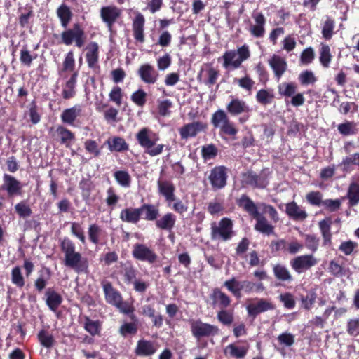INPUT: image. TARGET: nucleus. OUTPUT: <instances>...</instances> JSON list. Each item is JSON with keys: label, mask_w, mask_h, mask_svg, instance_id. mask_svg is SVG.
Masks as SVG:
<instances>
[{"label": "nucleus", "mask_w": 359, "mask_h": 359, "mask_svg": "<svg viewBox=\"0 0 359 359\" xmlns=\"http://www.w3.org/2000/svg\"><path fill=\"white\" fill-rule=\"evenodd\" d=\"M320 62L321 65L327 68L330 67V63L332 60V55L330 53V48L327 45L322 44L320 49Z\"/></svg>", "instance_id": "nucleus-40"}, {"label": "nucleus", "mask_w": 359, "mask_h": 359, "mask_svg": "<svg viewBox=\"0 0 359 359\" xmlns=\"http://www.w3.org/2000/svg\"><path fill=\"white\" fill-rule=\"evenodd\" d=\"M329 271L332 275L337 277L345 276L348 274V271L344 266L339 264L334 260L330 262Z\"/></svg>", "instance_id": "nucleus-44"}, {"label": "nucleus", "mask_w": 359, "mask_h": 359, "mask_svg": "<svg viewBox=\"0 0 359 359\" xmlns=\"http://www.w3.org/2000/svg\"><path fill=\"white\" fill-rule=\"evenodd\" d=\"M100 323L97 320H92L88 318H86L84 325L85 330L92 335L98 334L100 331Z\"/></svg>", "instance_id": "nucleus-46"}, {"label": "nucleus", "mask_w": 359, "mask_h": 359, "mask_svg": "<svg viewBox=\"0 0 359 359\" xmlns=\"http://www.w3.org/2000/svg\"><path fill=\"white\" fill-rule=\"evenodd\" d=\"M202 72H205L207 76V81H205V83L212 86L216 83L219 76L217 70L210 66H207L205 69H203Z\"/></svg>", "instance_id": "nucleus-48"}, {"label": "nucleus", "mask_w": 359, "mask_h": 359, "mask_svg": "<svg viewBox=\"0 0 359 359\" xmlns=\"http://www.w3.org/2000/svg\"><path fill=\"white\" fill-rule=\"evenodd\" d=\"M215 302L219 303L222 306L226 307L230 304L229 297L219 290H215L212 294Z\"/></svg>", "instance_id": "nucleus-51"}, {"label": "nucleus", "mask_w": 359, "mask_h": 359, "mask_svg": "<svg viewBox=\"0 0 359 359\" xmlns=\"http://www.w3.org/2000/svg\"><path fill=\"white\" fill-rule=\"evenodd\" d=\"M235 81L237 82L239 87L245 89L249 93H251L255 81L250 79V76H245L241 79H236Z\"/></svg>", "instance_id": "nucleus-50"}, {"label": "nucleus", "mask_w": 359, "mask_h": 359, "mask_svg": "<svg viewBox=\"0 0 359 359\" xmlns=\"http://www.w3.org/2000/svg\"><path fill=\"white\" fill-rule=\"evenodd\" d=\"M201 153L205 160H210L217 155V150L213 144H208L203 147Z\"/></svg>", "instance_id": "nucleus-59"}, {"label": "nucleus", "mask_w": 359, "mask_h": 359, "mask_svg": "<svg viewBox=\"0 0 359 359\" xmlns=\"http://www.w3.org/2000/svg\"><path fill=\"white\" fill-rule=\"evenodd\" d=\"M156 351L153 342L146 340H140L135 349V353L140 356H150Z\"/></svg>", "instance_id": "nucleus-27"}, {"label": "nucleus", "mask_w": 359, "mask_h": 359, "mask_svg": "<svg viewBox=\"0 0 359 359\" xmlns=\"http://www.w3.org/2000/svg\"><path fill=\"white\" fill-rule=\"evenodd\" d=\"M176 217L172 213H166L156 221V227L163 230H171L175 224Z\"/></svg>", "instance_id": "nucleus-28"}, {"label": "nucleus", "mask_w": 359, "mask_h": 359, "mask_svg": "<svg viewBox=\"0 0 359 359\" xmlns=\"http://www.w3.org/2000/svg\"><path fill=\"white\" fill-rule=\"evenodd\" d=\"M121 15V10L116 6H104L100 9V17L109 29L112 27Z\"/></svg>", "instance_id": "nucleus-9"}, {"label": "nucleus", "mask_w": 359, "mask_h": 359, "mask_svg": "<svg viewBox=\"0 0 359 359\" xmlns=\"http://www.w3.org/2000/svg\"><path fill=\"white\" fill-rule=\"evenodd\" d=\"M224 285L235 296L238 297H240L241 291L243 290V281H238L235 278H232L231 280L225 281Z\"/></svg>", "instance_id": "nucleus-41"}, {"label": "nucleus", "mask_w": 359, "mask_h": 359, "mask_svg": "<svg viewBox=\"0 0 359 359\" xmlns=\"http://www.w3.org/2000/svg\"><path fill=\"white\" fill-rule=\"evenodd\" d=\"M297 85L294 83H283L278 86V92L281 95L291 97L295 94Z\"/></svg>", "instance_id": "nucleus-45"}, {"label": "nucleus", "mask_w": 359, "mask_h": 359, "mask_svg": "<svg viewBox=\"0 0 359 359\" xmlns=\"http://www.w3.org/2000/svg\"><path fill=\"white\" fill-rule=\"evenodd\" d=\"M140 209L141 210V215L144 212V218L148 221L155 220L159 215L158 208L154 205L144 204Z\"/></svg>", "instance_id": "nucleus-36"}, {"label": "nucleus", "mask_w": 359, "mask_h": 359, "mask_svg": "<svg viewBox=\"0 0 359 359\" xmlns=\"http://www.w3.org/2000/svg\"><path fill=\"white\" fill-rule=\"evenodd\" d=\"M233 222L229 218H223L219 222L218 226L212 228V236L215 239L221 238L224 241H227L233 235Z\"/></svg>", "instance_id": "nucleus-6"}, {"label": "nucleus", "mask_w": 359, "mask_h": 359, "mask_svg": "<svg viewBox=\"0 0 359 359\" xmlns=\"http://www.w3.org/2000/svg\"><path fill=\"white\" fill-rule=\"evenodd\" d=\"M339 133L344 135H348L355 133V124L351 122H346L338 126Z\"/></svg>", "instance_id": "nucleus-63"}, {"label": "nucleus", "mask_w": 359, "mask_h": 359, "mask_svg": "<svg viewBox=\"0 0 359 359\" xmlns=\"http://www.w3.org/2000/svg\"><path fill=\"white\" fill-rule=\"evenodd\" d=\"M141 217V210L139 208H128L123 209L120 213V219L128 223L136 224Z\"/></svg>", "instance_id": "nucleus-22"}, {"label": "nucleus", "mask_w": 359, "mask_h": 359, "mask_svg": "<svg viewBox=\"0 0 359 359\" xmlns=\"http://www.w3.org/2000/svg\"><path fill=\"white\" fill-rule=\"evenodd\" d=\"M147 93L142 89L134 92L131 95L132 101L137 106L142 107L146 102Z\"/></svg>", "instance_id": "nucleus-55"}, {"label": "nucleus", "mask_w": 359, "mask_h": 359, "mask_svg": "<svg viewBox=\"0 0 359 359\" xmlns=\"http://www.w3.org/2000/svg\"><path fill=\"white\" fill-rule=\"evenodd\" d=\"M2 188L6 190L10 196H13L20 194L21 184L14 177L5 174Z\"/></svg>", "instance_id": "nucleus-18"}, {"label": "nucleus", "mask_w": 359, "mask_h": 359, "mask_svg": "<svg viewBox=\"0 0 359 359\" xmlns=\"http://www.w3.org/2000/svg\"><path fill=\"white\" fill-rule=\"evenodd\" d=\"M299 80L302 85L314 83L316 78L311 71H304L299 76Z\"/></svg>", "instance_id": "nucleus-54"}, {"label": "nucleus", "mask_w": 359, "mask_h": 359, "mask_svg": "<svg viewBox=\"0 0 359 359\" xmlns=\"http://www.w3.org/2000/svg\"><path fill=\"white\" fill-rule=\"evenodd\" d=\"M135 15L132 24L133 36L137 41L142 43L144 42L145 19L144 15L138 11L135 12Z\"/></svg>", "instance_id": "nucleus-11"}, {"label": "nucleus", "mask_w": 359, "mask_h": 359, "mask_svg": "<svg viewBox=\"0 0 359 359\" xmlns=\"http://www.w3.org/2000/svg\"><path fill=\"white\" fill-rule=\"evenodd\" d=\"M253 217L257 221L255 225V229L256 231L268 236L274 233V226L269 223L265 217L262 216L259 212Z\"/></svg>", "instance_id": "nucleus-19"}, {"label": "nucleus", "mask_w": 359, "mask_h": 359, "mask_svg": "<svg viewBox=\"0 0 359 359\" xmlns=\"http://www.w3.org/2000/svg\"><path fill=\"white\" fill-rule=\"evenodd\" d=\"M140 145L144 149L149 146L154 140H159V135L148 128H142L136 135Z\"/></svg>", "instance_id": "nucleus-14"}, {"label": "nucleus", "mask_w": 359, "mask_h": 359, "mask_svg": "<svg viewBox=\"0 0 359 359\" xmlns=\"http://www.w3.org/2000/svg\"><path fill=\"white\" fill-rule=\"evenodd\" d=\"M158 140H154L152 143L144 148L146 154L150 156H156L160 155L165 148V145L163 144H158Z\"/></svg>", "instance_id": "nucleus-43"}, {"label": "nucleus", "mask_w": 359, "mask_h": 359, "mask_svg": "<svg viewBox=\"0 0 359 359\" xmlns=\"http://www.w3.org/2000/svg\"><path fill=\"white\" fill-rule=\"evenodd\" d=\"M137 74L141 80L147 84L155 83L158 78V73L149 64L142 65L138 69Z\"/></svg>", "instance_id": "nucleus-12"}, {"label": "nucleus", "mask_w": 359, "mask_h": 359, "mask_svg": "<svg viewBox=\"0 0 359 359\" xmlns=\"http://www.w3.org/2000/svg\"><path fill=\"white\" fill-rule=\"evenodd\" d=\"M315 57V53L312 48H307L301 54L300 61L304 65L312 62Z\"/></svg>", "instance_id": "nucleus-62"}, {"label": "nucleus", "mask_w": 359, "mask_h": 359, "mask_svg": "<svg viewBox=\"0 0 359 359\" xmlns=\"http://www.w3.org/2000/svg\"><path fill=\"white\" fill-rule=\"evenodd\" d=\"M226 109L233 115H238L248 111V107L245 102L238 99H233L227 105Z\"/></svg>", "instance_id": "nucleus-30"}, {"label": "nucleus", "mask_w": 359, "mask_h": 359, "mask_svg": "<svg viewBox=\"0 0 359 359\" xmlns=\"http://www.w3.org/2000/svg\"><path fill=\"white\" fill-rule=\"evenodd\" d=\"M269 64L278 79L280 78L287 69V62L285 60L277 55H273L269 60Z\"/></svg>", "instance_id": "nucleus-20"}, {"label": "nucleus", "mask_w": 359, "mask_h": 359, "mask_svg": "<svg viewBox=\"0 0 359 359\" xmlns=\"http://www.w3.org/2000/svg\"><path fill=\"white\" fill-rule=\"evenodd\" d=\"M254 19L255 25L250 26V32L255 37H262L265 33V18L262 13H257L254 15Z\"/></svg>", "instance_id": "nucleus-26"}, {"label": "nucleus", "mask_w": 359, "mask_h": 359, "mask_svg": "<svg viewBox=\"0 0 359 359\" xmlns=\"http://www.w3.org/2000/svg\"><path fill=\"white\" fill-rule=\"evenodd\" d=\"M347 332L351 336L359 334V318L351 319L348 322Z\"/></svg>", "instance_id": "nucleus-64"}, {"label": "nucleus", "mask_w": 359, "mask_h": 359, "mask_svg": "<svg viewBox=\"0 0 359 359\" xmlns=\"http://www.w3.org/2000/svg\"><path fill=\"white\" fill-rule=\"evenodd\" d=\"M60 248L64 253V264L76 273H88V261L75 250L74 243L67 238L61 241Z\"/></svg>", "instance_id": "nucleus-1"}, {"label": "nucleus", "mask_w": 359, "mask_h": 359, "mask_svg": "<svg viewBox=\"0 0 359 359\" xmlns=\"http://www.w3.org/2000/svg\"><path fill=\"white\" fill-rule=\"evenodd\" d=\"M82 109L80 105H75L73 107L67 109L61 114V119L63 123L73 125L76 118L81 115Z\"/></svg>", "instance_id": "nucleus-25"}, {"label": "nucleus", "mask_w": 359, "mask_h": 359, "mask_svg": "<svg viewBox=\"0 0 359 359\" xmlns=\"http://www.w3.org/2000/svg\"><path fill=\"white\" fill-rule=\"evenodd\" d=\"M307 201L313 205H322V194L319 191H311L306 194Z\"/></svg>", "instance_id": "nucleus-60"}, {"label": "nucleus", "mask_w": 359, "mask_h": 359, "mask_svg": "<svg viewBox=\"0 0 359 359\" xmlns=\"http://www.w3.org/2000/svg\"><path fill=\"white\" fill-rule=\"evenodd\" d=\"M100 227L94 224H91L88 227V236L90 241L94 244H97L100 241V236L101 234Z\"/></svg>", "instance_id": "nucleus-52"}, {"label": "nucleus", "mask_w": 359, "mask_h": 359, "mask_svg": "<svg viewBox=\"0 0 359 359\" xmlns=\"http://www.w3.org/2000/svg\"><path fill=\"white\" fill-rule=\"evenodd\" d=\"M38 338L41 345L46 348H50L53 346L54 344V338L53 335L45 330H41L38 334Z\"/></svg>", "instance_id": "nucleus-47"}, {"label": "nucleus", "mask_w": 359, "mask_h": 359, "mask_svg": "<svg viewBox=\"0 0 359 359\" xmlns=\"http://www.w3.org/2000/svg\"><path fill=\"white\" fill-rule=\"evenodd\" d=\"M157 184L159 193L165 198L169 204L175 201L174 195L175 187L172 182L158 180Z\"/></svg>", "instance_id": "nucleus-23"}, {"label": "nucleus", "mask_w": 359, "mask_h": 359, "mask_svg": "<svg viewBox=\"0 0 359 359\" xmlns=\"http://www.w3.org/2000/svg\"><path fill=\"white\" fill-rule=\"evenodd\" d=\"M318 263L317 259L312 255H300L290 262L292 268L297 273L303 271L314 266Z\"/></svg>", "instance_id": "nucleus-8"}, {"label": "nucleus", "mask_w": 359, "mask_h": 359, "mask_svg": "<svg viewBox=\"0 0 359 359\" xmlns=\"http://www.w3.org/2000/svg\"><path fill=\"white\" fill-rule=\"evenodd\" d=\"M11 280L18 287H22L24 286L25 280L20 267L16 266L11 271Z\"/></svg>", "instance_id": "nucleus-49"}, {"label": "nucleus", "mask_w": 359, "mask_h": 359, "mask_svg": "<svg viewBox=\"0 0 359 359\" xmlns=\"http://www.w3.org/2000/svg\"><path fill=\"white\" fill-rule=\"evenodd\" d=\"M275 97L272 89H261L256 94L257 102L262 105H268L272 103Z\"/></svg>", "instance_id": "nucleus-31"}, {"label": "nucleus", "mask_w": 359, "mask_h": 359, "mask_svg": "<svg viewBox=\"0 0 359 359\" xmlns=\"http://www.w3.org/2000/svg\"><path fill=\"white\" fill-rule=\"evenodd\" d=\"M205 124L201 122H193L186 124L180 129V134L182 139L195 137L199 132L205 129Z\"/></svg>", "instance_id": "nucleus-15"}, {"label": "nucleus", "mask_w": 359, "mask_h": 359, "mask_svg": "<svg viewBox=\"0 0 359 359\" xmlns=\"http://www.w3.org/2000/svg\"><path fill=\"white\" fill-rule=\"evenodd\" d=\"M189 324L192 335L197 339L213 336L219 332L217 326L203 323L201 320H191Z\"/></svg>", "instance_id": "nucleus-5"}, {"label": "nucleus", "mask_w": 359, "mask_h": 359, "mask_svg": "<svg viewBox=\"0 0 359 359\" xmlns=\"http://www.w3.org/2000/svg\"><path fill=\"white\" fill-rule=\"evenodd\" d=\"M109 96L110 100L115 102L117 106H120L121 104L123 93L120 87L114 86L111 89Z\"/></svg>", "instance_id": "nucleus-56"}, {"label": "nucleus", "mask_w": 359, "mask_h": 359, "mask_svg": "<svg viewBox=\"0 0 359 359\" xmlns=\"http://www.w3.org/2000/svg\"><path fill=\"white\" fill-rule=\"evenodd\" d=\"M274 275L276 278L283 281H290L292 280V276L288 269L281 264H276L273 268Z\"/></svg>", "instance_id": "nucleus-38"}, {"label": "nucleus", "mask_w": 359, "mask_h": 359, "mask_svg": "<svg viewBox=\"0 0 359 359\" xmlns=\"http://www.w3.org/2000/svg\"><path fill=\"white\" fill-rule=\"evenodd\" d=\"M260 207L262 208L263 212L267 214L273 222H278L279 221L278 213L273 206L266 204H261Z\"/></svg>", "instance_id": "nucleus-61"}, {"label": "nucleus", "mask_w": 359, "mask_h": 359, "mask_svg": "<svg viewBox=\"0 0 359 359\" xmlns=\"http://www.w3.org/2000/svg\"><path fill=\"white\" fill-rule=\"evenodd\" d=\"M98 45L95 42H91L87 47L86 59L88 65L93 68L95 66L98 60Z\"/></svg>", "instance_id": "nucleus-29"}, {"label": "nucleus", "mask_w": 359, "mask_h": 359, "mask_svg": "<svg viewBox=\"0 0 359 359\" xmlns=\"http://www.w3.org/2000/svg\"><path fill=\"white\" fill-rule=\"evenodd\" d=\"M280 300L283 303L284 306L288 309H292L295 306V300L293 295L289 292L281 294L279 296Z\"/></svg>", "instance_id": "nucleus-57"}, {"label": "nucleus", "mask_w": 359, "mask_h": 359, "mask_svg": "<svg viewBox=\"0 0 359 359\" xmlns=\"http://www.w3.org/2000/svg\"><path fill=\"white\" fill-rule=\"evenodd\" d=\"M133 255L137 259L147 261L149 263H154L157 259V255L143 244H136L134 246Z\"/></svg>", "instance_id": "nucleus-10"}, {"label": "nucleus", "mask_w": 359, "mask_h": 359, "mask_svg": "<svg viewBox=\"0 0 359 359\" xmlns=\"http://www.w3.org/2000/svg\"><path fill=\"white\" fill-rule=\"evenodd\" d=\"M243 182L254 187L264 188L268 182L264 175H257L252 172H248L243 175Z\"/></svg>", "instance_id": "nucleus-16"}, {"label": "nucleus", "mask_w": 359, "mask_h": 359, "mask_svg": "<svg viewBox=\"0 0 359 359\" xmlns=\"http://www.w3.org/2000/svg\"><path fill=\"white\" fill-rule=\"evenodd\" d=\"M72 233L78 238L82 243H86V238L81 224L78 222H72L71 225Z\"/></svg>", "instance_id": "nucleus-53"}, {"label": "nucleus", "mask_w": 359, "mask_h": 359, "mask_svg": "<svg viewBox=\"0 0 359 359\" xmlns=\"http://www.w3.org/2000/svg\"><path fill=\"white\" fill-rule=\"evenodd\" d=\"M285 211L287 215L294 220L303 221L308 216L306 210L295 202L288 203L286 205Z\"/></svg>", "instance_id": "nucleus-17"}, {"label": "nucleus", "mask_w": 359, "mask_h": 359, "mask_svg": "<svg viewBox=\"0 0 359 359\" xmlns=\"http://www.w3.org/2000/svg\"><path fill=\"white\" fill-rule=\"evenodd\" d=\"M211 121L215 128H219L221 132L224 134L235 135L238 132L226 114L222 109L217 110L213 114Z\"/></svg>", "instance_id": "nucleus-4"}, {"label": "nucleus", "mask_w": 359, "mask_h": 359, "mask_svg": "<svg viewBox=\"0 0 359 359\" xmlns=\"http://www.w3.org/2000/svg\"><path fill=\"white\" fill-rule=\"evenodd\" d=\"M46 304L50 310L55 311L62 301V297L55 291H48L46 293Z\"/></svg>", "instance_id": "nucleus-35"}, {"label": "nucleus", "mask_w": 359, "mask_h": 359, "mask_svg": "<svg viewBox=\"0 0 359 359\" xmlns=\"http://www.w3.org/2000/svg\"><path fill=\"white\" fill-rule=\"evenodd\" d=\"M114 178L116 182L123 187H129L131 182V177L127 171L118 170L114 172Z\"/></svg>", "instance_id": "nucleus-42"}, {"label": "nucleus", "mask_w": 359, "mask_h": 359, "mask_svg": "<svg viewBox=\"0 0 359 359\" xmlns=\"http://www.w3.org/2000/svg\"><path fill=\"white\" fill-rule=\"evenodd\" d=\"M111 151H121L127 150L128 147L126 141L119 137H114L107 140Z\"/></svg>", "instance_id": "nucleus-37"}, {"label": "nucleus", "mask_w": 359, "mask_h": 359, "mask_svg": "<svg viewBox=\"0 0 359 359\" xmlns=\"http://www.w3.org/2000/svg\"><path fill=\"white\" fill-rule=\"evenodd\" d=\"M56 133L61 140V142L68 147L74 140V134L63 126H59L56 128Z\"/></svg>", "instance_id": "nucleus-39"}, {"label": "nucleus", "mask_w": 359, "mask_h": 359, "mask_svg": "<svg viewBox=\"0 0 359 359\" xmlns=\"http://www.w3.org/2000/svg\"><path fill=\"white\" fill-rule=\"evenodd\" d=\"M102 285L106 301L114 306L119 304L122 297L120 293L112 287L111 284L104 282Z\"/></svg>", "instance_id": "nucleus-21"}, {"label": "nucleus", "mask_w": 359, "mask_h": 359, "mask_svg": "<svg viewBox=\"0 0 359 359\" xmlns=\"http://www.w3.org/2000/svg\"><path fill=\"white\" fill-rule=\"evenodd\" d=\"M86 36L83 29L79 24H74L71 29H67L61 34L62 42L66 46L73 43L76 46L81 48L86 42Z\"/></svg>", "instance_id": "nucleus-3"}, {"label": "nucleus", "mask_w": 359, "mask_h": 359, "mask_svg": "<svg viewBox=\"0 0 359 359\" xmlns=\"http://www.w3.org/2000/svg\"><path fill=\"white\" fill-rule=\"evenodd\" d=\"M246 309L250 316H255L260 313L273 309L274 306L269 300L259 299L248 304Z\"/></svg>", "instance_id": "nucleus-13"}, {"label": "nucleus", "mask_w": 359, "mask_h": 359, "mask_svg": "<svg viewBox=\"0 0 359 359\" xmlns=\"http://www.w3.org/2000/svg\"><path fill=\"white\" fill-rule=\"evenodd\" d=\"M208 180L214 189H222L226 184V168L224 166L215 167L211 170Z\"/></svg>", "instance_id": "nucleus-7"}, {"label": "nucleus", "mask_w": 359, "mask_h": 359, "mask_svg": "<svg viewBox=\"0 0 359 359\" xmlns=\"http://www.w3.org/2000/svg\"><path fill=\"white\" fill-rule=\"evenodd\" d=\"M57 15L59 18L61 25L66 28L70 22L72 17V13L69 8L62 4L57 9Z\"/></svg>", "instance_id": "nucleus-32"}, {"label": "nucleus", "mask_w": 359, "mask_h": 359, "mask_svg": "<svg viewBox=\"0 0 359 359\" xmlns=\"http://www.w3.org/2000/svg\"><path fill=\"white\" fill-rule=\"evenodd\" d=\"M250 57V51L248 46L243 45L236 50L226 51L222 57L223 67L225 69H237L241 64Z\"/></svg>", "instance_id": "nucleus-2"}, {"label": "nucleus", "mask_w": 359, "mask_h": 359, "mask_svg": "<svg viewBox=\"0 0 359 359\" xmlns=\"http://www.w3.org/2000/svg\"><path fill=\"white\" fill-rule=\"evenodd\" d=\"M318 245L319 240L316 236L309 234L305 236V245L309 250L316 252L318 250Z\"/></svg>", "instance_id": "nucleus-58"}, {"label": "nucleus", "mask_w": 359, "mask_h": 359, "mask_svg": "<svg viewBox=\"0 0 359 359\" xmlns=\"http://www.w3.org/2000/svg\"><path fill=\"white\" fill-rule=\"evenodd\" d=\"M248 352V348L241 346L238 347L233 344H231L226 346L224 350V353L226 355H230L232 357H235L236 358H244Z\"/></svg>", "instance_id": "nucleus-33"}, {"label": "nucleus", "mask_w": 359, "mask_h": 359, "mask_svg": "<svg viewBox=\"0 0 359 359\" xmlns=\"http://www.w3.org/2000/svg\"><path fill=\"white\" fill-rule=\"evenodd\" d=\"M238 203L252 217L259 213L255 204L246 196H242L238 201Z\"/></svg>", "instance_id": "nucleus-34"}, {"label": "nucleus", "mask_w": 359, "mask_h": 359, "mask_svg": "<svg viewBox=\"0 0 359 359\" xmlns=\"http://www.w3.org/2000/svg\"><path fill=\"white\" fill-rule=\"evenodd\" d=\"M78 72H74L62 86V96L65 100L72 98L76 94V83Z\"/></svg>", "instance_id": "nucleus-24"}]
</instances>
